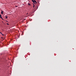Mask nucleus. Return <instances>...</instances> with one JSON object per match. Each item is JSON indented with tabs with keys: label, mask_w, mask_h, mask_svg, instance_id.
I'll return each mask as SVG.
<instances>
[{
	"label": "nucleus",
	"mask_w": 76,
	"mask_h": 76,
	"mask_svg": "<svg viewBox=\"0 0 76 76\" xmlns=\"http://www.w3.org/2000/svg\"><path fill=\"white\" fill-rule=\"evenodd\" d=\"M32 1L35 4V2L37 4V2L35 1V0H32Z\"/></svg>",
	"instance_id": "obj_1"
},
{
	"label": "nucleus",
	"mask_w": 76,
	"mask_h": 76,
	"mask_svg": "<svg viewBox=\"0 0 76 76\" xmlns=\"http://www.w3.org/2000/svg\"><path fill=\"white\" fill-rule=\"evenodd\" d=\"M0 18H1V19H3V18L2 17H1V15L0 14Z\"/></svg>",
	"instance_id": "obj_2"
},
{
	"label": "nucleus",
	"mask_w": 76,
	"mask_h": 76,
	"mask_svg": "<svg viewBox=\"0 0 76 76\" xmlns=\"http://www.w3.org/2000/svg\"><path fill=\"white\" fill-rule=\"evenodd\" d=\"M3 12L2 11L1 12V14H3Z\"/></svg>",
	"instance_id": "obj_3"
},
{
	"label": "nucleus",
	"mask_w": 76,
	"mask_h": 76,
	"mask_svg": "<svg viewBox=\"0 0 76 76\" xmlns=\"http://www.w3.org/2000/svg\"><path fill=\"white\" fill-rule=\"evenodd\" d=\"M28 6H31V4L30 3H28Z\"/></svg>",
	"instance_id": "obj_4"
},
{
	"label": "nucleus",
	"mask_w": 76,
	"mask_h": 76,
	"mask_svg": "<svg viewBox=\"0 0 76 76\" xmlns=\"http://www.w3.org/2000/svg\"><path fill=\"white\" fill-rule=\"evenodd\" d=\"M0 33H1L2 35V36H3L4 35V34H3L1 33V32H0Z\"/></svg>",
	"instance_id": "obj_5"
},
{
	"label": "nucleus",
	"mask_w": 76,
	"mask_h": 76,
	"mask_svg": "<svg viewBox=\"0 0 76 76\" xmlns=\"http://www.w3.org/2000/svg\"><path fill=\"white\" fill-rule=\"evenodd\" d=\"M5 18H6V19L7 18V16H6L5 17Z\"/></svg>",
	"instance_id": "obj_6"
},
{
	"label": "nucleus",
	"mask_w": 76,
	"mask_h": 76,
	"mask_svg": "<svg viewBox=\"0 0 76 76\" xmlns=\"http://www.w3.org/2000/svg\"><path fill=\"white\" fill-rule=\"evenodd\" d=\"M33 5H34V6H33V7L34 8V4L33 3Z\"/></svg>",
	"instance_id": "obj_7"
},
{
	"label": "nucleus",
	"mask_w": 76,
	"mask_h": 76,
	"mask_svg": "<svg viewBox=\"0 0 76 76\" xmlns=\"http://www.w3.org/2000/svg\"><path fill=\"white\" fill-rule=\"evenodd\" d=\"M7 24L8 25H9V23H7Z\"/></svg>",
	"instance_id": "obj_8"
},
{
	"label": "nucleus",
	"mask_w": 76,
	"mask_h": 76,
	"mask_svg": "<svg viewBox=\"0 0 76 76\" xmlns=\"http://www.w3.org/2000/svg\"><path fill=\"white\" fill-rule=\"evenodd\" d=\"M15 7H18V6H15Z\"/></svg>",
	"instance_id": "obj_9"
},
{
	"label": "nucleus",
	"mask_w": 76,
	"mask_h": 76,
	"mask_svg": "<svg viewBox=\"0 0 76 76\" xmlns=\"http://www.w3.org/2000/svg\"><path fill=\"white\" fill-rule=\"evenodd\" d=\"M6 21L7 22V20H6Z\"/></svg>",
	"instance_id": "obj_10"
},
{
	"label": "nucleus",
	"mask_w": 76,
	"mask_h": 76,
	"mask_svg": "<svg viewBox=\"0 0 76 76\" xmlns=\"http://www.w3.org/2000/svg\"><path fill=\"white\" fill-rule=\"evenodd\" d=\"M6 21L7 22V20H6Z\"/></svg>",
	"instance_id": "obj_11"
},
{
	"label": "nucleus",
	"mask_w": 76,
	"mask_h": 76,
	"mask_svg": "<svg viewBox=\"0 0 76 76\" xmlns=\"http://www.w3.org/2000/svg\"><path fill=\"white\" fill-rule=\"evenodd\" d=\"M6 21L7 22V20H6Z\"/></svg>",
	"instance_id": "obj_12"
},
{
	"label": "nucleus",
	"mask_w": 76,
	"mask_h": 76,
	"mask_svg": "<svg viewBox=\"0 0 76 76\" xmlns=\"http://www.w3.org/2000/svg\"><path fill=\"white\" fill-rule=\"evenodd\" d=\"M6 21L7 22V20H6Z\"/></svg>",
	"instance_id": "obj_13"
}]
</instances>
